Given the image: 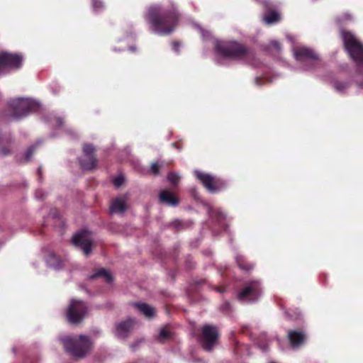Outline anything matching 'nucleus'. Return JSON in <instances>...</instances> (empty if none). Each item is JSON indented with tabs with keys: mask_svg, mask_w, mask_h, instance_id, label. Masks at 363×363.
<instances>
[{
	"mask_svg": "<svg viewBox=\"0 0 363 363\" xmlns=\"http://www.w3.org/2000/svg\"><path fill=\"white\" fill-rule=\"evenodd\" d=\"M344 46L350 57L355 62L357 73L363 77V45L350 32H341ZM357 84L363 88V82L357 80Z\"/></svg>",
	"mask_w": 363,
	"mask_h": 363,
	"instance_id": "nucleus-2",
	"label": "nucleus"
},
{
	"mask_svg": "<svg viewBox=\"0 0 363 363\" xmlns=\"http://www.w3.org/2000/svg\"><path fill=\"white\" fill-rule=\"evenodd\" d=\"M332 83L335 91L340 94H343L350 85L347 82H340L338 80H334Z\"/></svg>",
	"mask_w": 363,
	"mask_h": 363,
	"instance_id": "nucleus-22",
	"label": "nucleus"
},
{
	"mask_svg": "<svg viewBox=\"0 0 363 363\" xmlns=\"http://www.w3.org/2000/svg\"><path fill=\"white\" fill-rule=\"evenodd\" d=\"M230 303L226 302L223 305H222L221 310L223 311H228V310H230Z\"/></svg>",
	"mask_w": 363,
	"mask_h": 363,
	"instance_id": "nucleus-33",
	"label": "nucleus"
},
{
	"mask_svg": "<svg viewBox=\"0 0 363 363\" xmlns=\"http://www.w3.org/2000/svg\"><path fill=\"white\" fill-rule=\"evenodd\" d=\"M292 50L296 60L303 65V70H312L319 63L318 55L309 48L298 46L294 48Z\"/></svg>",
	"mask_w": 363,
	"mask_h": 363,
	"instance_id": "nucleus-5",
	"label": "nucleus"
},
{
	"mask_svg": "<svg viewBox=\"0 0 363 363\" xmlns=\"http://www.w3.org/2000/svg\"><path fill=\"white\" fill-rule=\"evenodd\" d=\"M35 196L37 199L41 200L45 197V193L43 190H37L35 193Z\"/></svg>",
	"mask_w": 363,
	"mask_h": 363,
	"instance_id": "nucleus-32",
	"label": "nucleus"
},
{
	"mask_svg": "<svg viewBox=\"0 0 363 363\" xmlns=\"http://www.w3.org/2000/svg\"><path fill=\"white\" fill-rule=\"evenodd\" d=\"M147 21L153 31L159 35L171 33L177 25L179 13L174 4L169 9L164 10L160 6H153L148 9L146 14Z\"/></svg>",
	"mask_w": 363,
	"mask_h": 363,
	"instance_id": "nucleus-1",
	"label": "nucleus"
},
{
	"mask_svg": "<svg viewBox=\"0 0 363 363\" xmlns=\"http://www.w3.org/2000/svg\"><path fill=\"white\" fill-rule=\"evenodd\" d=\"M262 289L257 280L247 282L238 294V298L242 302H254L262 295Z\"/></svg>",
	"mask_w": 363,
	"mask_h": 363,
	"instance_id": "nucleus-7",
	"label": "nucleus"
},
{
	"mask_svg": "<svg viewBox=\"0 0 363 363\" xmlns=\"http://www.w3.org/2000/svg\"><path fill=\"white\" fill-rule=\"evenodd\" d=\"M91 9L94 13H99L105 9V4L102 0H92Z\"/></svg>",
	"mask_w": 363,
	"mask_h": 363,
	"instance_id": "nucleus-23",
	"label": "nucleus"
},
{
	"mask_svg": "<svg viewBox=\"0 0 363 363\" xmlns=\"http://www.w3.org/2000/svg\"><path fill=\"white\" fill-rule=\"evenodd\" d=\"M134 324L135 321L131 318H128L123 322L116 324L115 328V335L119 338L126 337L130 330L133 328Z\"/></svg>",
	"mask_w": 363,
	"mask_h": 363,
	"instance_id": "nucleus-14",
	"label": "nucleus"
},
{
	"mask_svg": "<svg viewBox=\"0 0 363 363\" xmlns=\"http://www.w3.org/2000/svg\"><path fill=\"white\" fill-rule=\"evenodd\" d=\"M164 164V162H155L152 163L150 167V171L154 174L155 175H157L159 174V169L160 167H162Z\"/></svg>",
	"mask_w": 363,
	"mask_h": 363,
	"instance_id": "nucleus-28",
	"label": "nucleus"
},
{
	"mask_svg": "<svg viewBox=\"0 0 363 363\" xmlns=\"http://www.w3.org/2000/svg\"><path fill=\"white\" fill-rule=\"evenodd\" d=\"M172 47L175 52H179V48L180 47V44L178 42H173Z\"/></svg>",
	"mask_w": 363,
	"mask_h": 363,
	"instance_id": "nucleus-34",
	"label": "nucleus"
},
{
	"mask_svg": "<svg viewBox=\"0 0 363 363\" xmlns=\"http://www.w3.org/2000/svg\"><path fill=\"white\" fill-rule=\"evenodd\" d=\"M87 313V306L80 300L72 299L67 311L68 320L72 323L81 322Z\"/></svg>",
	"mask_w": 363,
	"mask_h": 363,
	"instance_id": "nucleus-8",
	"label": "nucleus"
},
{
	"mask_svg": "<svg viewBox=\"0 0 363 363\" xmlns=\"http://www.w3.org/2000/svg\"><path fill=\"white\" fill-rule=\"evenodd\" d=\"M171 225L172 226H174V228H179L181 225H182V223H181V221L180 220H174L173 221Z\"/></svg>",
	"mask_w": 363,
	"mask_h": 363,
	"instance_id": "nucleus-35",
	"label": "nucleus"
},
{
	"mask_svg": "<svg viewBox=\"0 0 363 363\" xmlns=\"http://www.w3.org/2000/svg\"><path fill=\"white\" fill-rule=\"evenodd\" d=\"M198 28L201 31L203 38H206V34H205L204 30L201 28H200L199 26H198Z\"/></svg>",
	"mask_w": 363,
	"mask_h": 363,
	"instance_id": "nucleus-38",
	"label": "nucleus"
},
{
	"mask_svg": "<svg viewBox=\"0 0 363 363\" xmlns=\"http://www.w3.org/2000/svg\"><path fill=\"white\" fill-rule=\"evenodd\" d=\"M130 50L131 51H134V50H135V48L134 47H130Z\"/></svg>",
	"mask_w": 363,
	"mask_h": 363,
	"instance_id": "nucleus-43",
	"label": "nucleus"
},
{
	"mask_svg": "<svg viewBox=\"0 0 363 363\" xmlns=\"http://www.w3.org/2000/svg\"><path fill=\"white\" fill-rule=\"evenodd\" d=\"M272 48H274L277 51L279 52L281 50V45L275 40H271L268 49L270 50Z\"/></svg>",
	"mask_w": 363,
	"mask_h": 363,
	"instance_id": "nucleus-30",
	"label": "nucleus"
},
{
	"mask_svg": "<svg viewBox=\"0 0 363 363\" xmlns=\"http://www.w3.org/2000/svg\"><path fill=\"white\" fill-rule=\"evenodd\" d=\"M218 338V331L216 327L211 325H206L203 327L201 342L205 350H212Z\"/></svg>",
	"mask_w": 363,
	"mask_h": 363,
	"instance_id": "nucleus-9",
	"label": "nucleus"
},
{
	"mask_svg": "<svg viewBox=\"0 0 363 363\" xmlns=\"http://www.w3.org/2000/svg\"><path fill=\"white\" fill-rule=\"evenodd\" d=\"M235 260L239 267L242 270L248 271L253 268L252 264L246 263L245 258L241 255H237Z\"/></svg>",
	"mask_w": 363,
	"mask_h": 363,
	"instance_id": "nucleus-24",
	"label": "nucleus"
},
{
	"mask_svg": "<svg viewBox=\"0 0 363 363\" xmlns=\"http://www.w3.org/2000/svg\"><path fill=\"white\" fill-rule=\"evenodd\" d=\"M263 20L267 24H273L279 21L280 14L276 11H268L264 13Z\"/></svg>",
	"mask_w": 363,
	"mask_h": 363,
	"instance_id": "nucleus-18",
	"label": "nucleus"
},
{
	"mask_svg": "<svg viewBox=\"0 0 363 363\" xmlns=\"http://www.w3.org/2000/svg\"><path fill=\"white\" fill-rule=\"evenodd\" d=\"M23 57L20 55L7 52L0 53V69H17L21 67Z\"/></svg>",
	"mask_w": 363,
	"mask_h": 363,
	"instance_id": "nucleus-11",
	"label": "nucleus"
},
{
	"mask_svg": "<svg viewBox=\"0 0 363 363\" xmlns=\"http://www.w3.org/2000/svg\"><path fill=\"white\" fill-rule=\"evenodd\" d=\"M264 4H266L267 6H269V3L268 1H265Z\"/></svg>",
	"mask_w": 363,
	"mask_h": 363,
	"instance_id": "nucleus-44",
	"label": "nucleus"
},
{
	"mask_svg": "<svg viewBox=\"0 0 363 363\" xmlns=\"http://www.w3.org/2000/svg\"><path fill=\"white\" fill-rule=\"evenodd\" d=\"M37 145H38V144H35V145H32L30 147H28V149L27 150V151L25 153V160L26 161L30 160V159L31 158V156L33 155V152Z\"/></svg>",
	"mask_w": 363,
	"mask_h": 363,
	"instance_id": "nucleus-29",
	"label": "nucleus"
},
{
	"mask_svg": "<svg viewBox=\"0 0 363 363\" xmlns=\"http://www.w3.org/2000/svg\"><path fill=\"white\" fill-rule=\"evenodd\" d=\"M9 150H6L5 149H2L0 151V154L2 155H6L7 154H9Z\"/></svg>",
	"mask_w": 363,
	"mask_h": 363,
	"instance_id": "nucleus-37",
	"label": "nucleus"
},
{
	"mask_svg": "<svg viewBox=\"0 0 363 363\" xmlns=\"http://www.w3.org/2000/svg\"><path fill=\"white\" fill-rule=\"evenodd\" d=\"M94 147L89 144L83 147L84 155L80 158L79 162L83 169L91 170L96 167L97 160L94 156Z\"/></svg>",
	"mask_w": 363,
	"mask_h": 363,
	"instance_id": "nucleus-12",
	"label": "nucleus"
},
{
	"mask_svg": "<svg viewBox=\"0 0 363 363\" xmlns=\"http://www.w3.org/2000/svg\"><path fill=\"white\" fill-rule=\"evenodd\" d=\"M9 106L12 111L11 118L13 120H19L36 110L38 104L29 99L18 98L11 100Z\"/></svg>",
	"mask_w": 363,
	"mask_h": 363,
	"instance_id": "nucleus-4",
	"label": "nucleus"
},
{
	"mask_svg": "<svg viewBox=\"0 0 363 363\" xmlns=\"http://www.w3.org/2000/svg\"><path fill=\"white\" fill-rule=\"evenodd\" d=\"M127 195L120 196L113 199L110 206V211L112 213H123L126 210Z\"/></svg>",
	"mask_w": 363,
	"mask_h": 363,
	"instance_id": "nucleus-15",
	"label": "nucleus"
},
{
	"mask_svg": "<svg viewBox=\"0 0 363 363\" xmlns=\"http://www.w3.org/2000/svg\"><path fill=\"white\" fill-rule=\"evenodd\" d=\"M180 178V176L177 173L173 172H169L167 175L168 181L174 185L179 183Z\"/></svg>",
	"mask_w": 363,
	"mask_h": 363,
	"instance_id": "nucleus-27",
	"label": "nucleus"
},
{
	"mask_svg": "<svg viewBox=\"0 0 363 363\" xmlns=\"http://www.w3.org/2000/svg\"><path fill=\"white\" fill-rule=\"evenodd\" d=\"M93 242L94 238L92 233L86 230L79 232L72 238L73 244L81 247L85 255H89L91 252Z\"/></svg>",
	"mask_w": 363,
	"mask_h": 363,
	"instance_id": "nucleus-10",
	"label": "nucleus"
},
{
	"mask_svg": "<svg viewBox=\"0 0 363 363\" xmlns=\"http://www.w3.org/2000/svg\"><path fill=\"white\" fill-rule=\"evenodd\" d=\"M134 305L147 318H151L155 315V308L145 303H135Z\"/></svg>",
	"mask_w": 363,
	"mask_h": 363,
	"instance_id": "nucleus-19",
	"label": "nucleus"
},
{
	"mask_svg": "<svg viewBox=\"0 0 363 363\" xmlns=\"http://www.w3.org/2000/svg\"><path fill=\"white\" fill-rule=\"evenodd\" d=\"M194 174L211 193H215L220 190V187L218 186L219 180L216 179L212 175L199 170H195Z\"/></svg>",
	"mask_w": 363,
	"mask_h": 363,
	"instance_id": "nucleus-13",
	"label": "nucleus"
},
{
	"mask_svg": "<svg viewBox=\"0 0 363 363\" xmlns=\"http://www.w3.org/2000/svg\"><path fill=\"white\" fill-rule=\"evenodd\" d=\"M125 182V179L123 176H118L116 177L113 180V184L116 187L121 186Z\"/></svg>",
	"mask_w": 363,
	"mask_h": 363,
	"instance_id": "nucleus-31",
	"label": "nucleus"
},
{
	"mask_svg": "<svg viewBox=\"0 0 363 363\" xmlns=\"http://www.w3.org/2000/svg\"><path fill=\"white\" fill-rule=\"evenodd\" d=\"M287 38L289 39V40L290 42H291L292 43H294V38H293V37H291V36H287Z\"/></svg>",
	"mask_w": 363,
	"mask_h": 363,
	"instance_id": "nucleus-39",
	"label": "nucleus"
},
{
	"mask_svg": "<svg viewBox=\"0 0 363 363\" xmlns=\"http://www.w3.org/2000/svg\"><path fill=\"white\" fill-rule=\"evenodd\" d=\"M259 82H260V79H259V78H257V79H255V82H256V84H257V85H259V84H259Z\"/></svg>",
	"mask_w": 363,
	"mask_h": 363,
	"instance_id": "nucleus-41",
	"label": "nucleus"
},
{
	"mask_svg": "<svg viewBox=\"0 0 363 363\" xmlns=\"http://www.w3.org/2000/svg\"><path fill=\"white\" fill-rule=\"evenodd\" d=\"M216 50L220 56L225 58H238L247 53V49L241 44L235 41H217L216 43Z\"/></svg>",
	"mask_w": 363,
	"mask_h": 363,
	"instance_id": "nucleus-6",
	"label": "nucleus"
},
{
	"mask_svg": "<svg viewBox=\"0 0 363 363\" xmlns=\"http://www.w3.org/2000/svg\"><path fill=\"white\" fill-rule=\"evenodd\" d=\"M208 213L210 214V216L216 218L218 221L220 223H222V222L224 221L226 218L225 214L219 209H210Z\"/></svg>",
	"mask_w": 363,
	"mask_h": 363,
	"instance_id": "nucleus-25",
	"label": "nucleus"
},
{
	"mask_svg": "<svg viewBox=\"0 0 363 363\" xmlns=\"http://www.w3.org/2000/svg\"><path fill=\"white\" fill-rule=\"evenodd\" d=\"M171 337V333L169 330H167L166 328H162L160 330V333L157 337L158 341L162 342L168 339H169Z\"/></svg>",
	"mask_w": 363,
	"mask_h": 363,
	"instance_id": "nucleus-26",
	"label": "nucleus"
},
{
	"mask_svg": "<svg viewBox=\"0 0 363 363\" xmlns=\"http://www.w3.org/2000/svg\"><path fill=\"white\" fill-rule=\"evenodd\" d=\"M48 265L55 269H60L62 267V262L53 253H50L46 259Z\"/></svg>",
	"mask_w": 363,
	"mask_h": 363,
	"instance_id": "nucleus-20",
	"label": "nucleus"
},
{
	"mask_svg": "<svg viewBox=\"0 0 363 363\" xmlns=\"http://www.w3.org/2000/svg\"><path fill=\"white\" fill-rule=\"evenodd\" d=\"M159 199L160 202L171 206H177L179 203L178 199L169 191H162L160 193Z\"/></svg>",
	"mask_w": 363,
	"mask_h": 363,
	"instance_id": "nucleus-17",
	"label": "nucleus"
},
{
	"mask_svg": "<svg viewBox=\"0 0 363 363\" xmlns=\"http://www.w3.org/2000/svg\"><path fill=\"white\" fill-rule=\"evenodd\" d=\"M344 18H345V19H350V15H348V14H345V15L344 16Z\"/></svg>",
	"mask_w": 363,
	"mask_h": 363,
	"instance_id": "nucleus-40",
	"label": "nucleus"
},
{
	"mask_svg": "<svg viewBox=\"0 0 363 363\" xmlns=\"http://www.w3.org/2000/svg\"><path fill=\"white\" fill-rule=\"evenodd\" d=\"M3 143V138L1 137H0V144H1Z\"/></svg>",
	"mask_w": 363,
	"mask_h": 363,
	"instance_id": "nucleus-45",
	"label": "nucleus"
},
{
	"mask_svg": "<svg viewBox=\"0 0 363 363\" xmlns=\"http://www.w3.org/2000/svg\"><path fill=\"white\" fill-rule=\"evenodd\" d=\"M215 289H216V290H217L218 291H219L220 293L223 292V291L220 290V288H218V287H216Z\"/></svg>",
	"mask_w": 363,
	"mask_h": 363,
	"instance_id": "nucleus-42",
	"label": "nucleus"
},
{
	"mask_svg": "<svg viewBox=\"0 0 363 363\" xmlns=\"http://www.w3.org/2000/svg\"><path fill=\"white\" fill-rule=\"evenodd\" d=\"M56 123H57V126H61L63 123V120L62 118L60 117H57L56 118Z\"/></svg>",
	"mask_w": 363,
	"mask_h": 363,
	"instance_id": "nucleus-36",
	"label": "nucleus"
},
{
	"mask_svg": "<svg viewBox=\"0 0 363 363\" xmlns=\"http://www.w3.org/2000/svg\"><path fill=\"white\" fill-rule=\"evenodd\" d=\"M65 349L75 357H83L90 350L91 344L85 335H80L79 339L72 337H65L61 339Z\"/></svg>",
	"mask_w": 363,
	"mask_h": 363,
	"instance_id": "nucleus-3",
	"label": "nucleus"
},
{
	"mask_svg": "<svg viewBox=\"0 0 363 363\" xmlns=\"http://www.w3.org/2000/svg\"><path fill=\"white\" fill-rule=\"evenodd\" d=\"M98 277H104L107 282H111L113 280V277L110 272L106 271L104 269H99L94 274L90 275L89 277V279H94Z\"/></svg>",
	"mask_w": 363,
	"mask_h": 363,
	"instance_id": "nucleus-21",
	"label": "nucleus"
},
{
	"mask_svg": "<svg viewBox=\"0 0 363 363\" xmlns=\"http://www.w3.org/2000/svg\"><path fill=\"white\" fill-rule=\"evenodd\" d=\"M288 336L291 345L294 348H297L299 347L301 344L303 343L306 339L305 335L302 332L297 330L289 331Z\"/></svg>",
	"mask_w": 363,
	"mask_h": 363,
	"instance_id": "nucleus-16",
	"label": "nucleus"
}]
</instances>
